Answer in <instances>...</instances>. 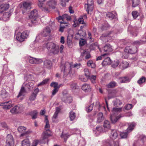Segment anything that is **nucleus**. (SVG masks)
Wrapping results in <instances>:
<instances>
[{
	"label": "nucleus",
	"mask_w": 146,
	"mask_h": 146,
	"mask_svg": "<svg viewBox=\"0 0 146 146\" xmlns=\"http://www.w3.org/2000/svg\"><path fill=\"white\" fill-rule=\"evenodd\" d=\"M81 66L80 63H76L73 65L72 63L68 62H65L64 64H61L60 68L61 72H63L64 74L63 77L65 78L69 74L70 75L71 74L74 73L73 69L74 68H79Z\"/></svg>",
	"instance_id": "f257e3e1"
},
{
	"label": "nucleus",
	"mask_w": 146,
	"mask_h": 146,
	"mask_svg": "<svg viewBox=\"0 0 146 146\" xmlns=\"http://www.w3.org/2000/svg\"><path fill=\"white\" fill-rule=\"evenodd\" d=\"M25 86L26 88L28 89L29 90H31L33 89L34 87V83L31 82H29L27 83H24L23 86L20 90L18 95L17 96L18 98L22 96H24L27 93L26 90L23 86Z\"/></svg>",
	"instance_id": "f03ea898"
},
{
	"label": "nucleus",
	"mask_w": 146,
	"mask_h": 146,
	"mask_svg": "<svg viewBox=\"0 0 146 146\" xmlns=\"http://www.w3.org/2000/svg\"><path fill=\"white\" fill-rule=\"evenodd\" d=\"M46 48L50 55L57 54L60 51L61 53H63L64 46H47Z\"/></svg>",
	"instance_id": "7ed1b4c3"
},
{
	"label": "nucleus",
	"mask_w": 146,
	"mask_h": 146,
	"mask_svg": "<svg viewBox=\"0 0 146 146\" xmlns=\"http://www.w3.org/2000/svg\"><path fill=\"white\" fill-rule=\"evenodd\" d=\"M137 50V46H126L124 49V51L127 53H124L122 57L124 58L127 59L129 56L128 53L134 54L136 52Z\"/></svg>",
	"instance_id": "20e7f679"
},
{
	"label": "nucleus",
	"mask_w": 146,
	"mask_h": 146,
	"mask_svg": "<svg viewBox=\"0 0 146 146\" xmlns=\"http://www.w3.org/2000/svg\"><path fill=\"white\" fill-rule=\"evenodd\" d=\"M50 127V125L49 124V122L48 123V122H46V125L44 127L45 131L43 132L42 135L43 139H47L52 135V132L49 129Z\"/></svg>",
	"instance_id": "39448f33"
},
{
	"label": "nucleus",
	"mask_w": 146,
	"mask_h": 146,
	"mask_svg": "<svg viewBox=\"0 0 146 146\" xmlns=\"http://www.w3.org/2000/svg\"><path fill=\"white\" fill-rule=\"evenodd\" d=\"M58 20L60 21V23L62 24H67L68 23V21L71 19L70 17L67 14H65L62 16H59L57 18Z\"/></svg>",
	"instance_id": "423d86ee"
},
{
	"label": "nucleus",
	"mask_w": 146,
	"mask_h": 146,
	"mask_svg": "<svg viewBox=\"0 0 146 146\" xmlns=\"http://www.w3.org/2000/svg\"><path fill=\"white\" fill-rule=\"evenodd\" d=\"M38 16V11L36 9L33 10L30 13L29 17L31 20V22L33 23H36V19Z\"/></svg>",
	"instance_id": "0eeeda50"
},
{
	"label": "nucleus",
	"mask_w": 146,
	"mask_h": 146,
	"mask_svg": "<svg viewBox=\"0 0 146 146\" xmlns=\"http://www.w3.org/2000/svg\"><path fill=\"white\" fill-rule=\"evenodd\" d=\"M84 46H80V49L81 52V56H85V59H88L91 57L90 53V51L88 49H84Z\"/></svg>",
	"instance_id": "6e6552de"
},
{
	"label": "nucleus",
	"mask_w": 146,
	"mask_h": 146,
	"mask_svg": "<svg viewBox=\"0 0 146 146\" xmlns=\"http://www.w3.org/2000/svg\"><path fill=\"white\" fill-rule=\"evenodd\" d=\"M6 145L7 146H14V141L13 138L11 134L7 135L6 141Z\"/></svg>",
	"instance_id": "1a4fd4ad"
},
{
	"label": "nucleus",
	"mask_w": 146,
	"mask_h": 146,
	"mask_svg": "<svg viewBox=\"0 0 146 146\" xmlns=\"http://www.w3.org/2000/svg\"><path fill=\"white\" fill-rule=\"evenodd\" d=\"M29 62L33 64H39L43 62L42 60L40 58H35L29 56L28 58Z\"/></svg>",
	"instance_id": "9d476101"
},
{
	"label": "nucleus",
	"mask_w": 146,
	"mask_h": 146,
	"mask_svg": "<svg viewBox=\"0 0 146 146\" xmlns=\"http://www.w3.org/2000/svg\"><path fill=\"white\" fill-rule=\"evenodd\" d=\"M124 116V115L122 114H120L118 115L115 113L112 114L110 115V120L112 123H115L121 118Z\"/></svg>",
	"instance_id": "9b49d317"
},
{
	"label": "nucleus",
	"mask_w": 146,
	"mask_h": 146,
	"mask_svg": "<svg viewBox=\"0 0 146 146\" xmlns=\"http://www.w3.org/2000/svg\"><path fill=\"white\" fill-rule=\"evenodd\" d=\"M94 2L93 0H88L87 3L85 5V8L88 14L89 11H92L93 8Z\"/></svg>",
	"instance_id": "f8f14e48"
},
{
	"label": "nucleus",
	"mask_w": 146,
	"mask_h": 146,
	"mask_svg": "<svg viewBox=\"0 0 146 146\" xmlns=\"http://www.w3.org/2000/svg\"><path fill=\"white\" fill-rule=\"evenodd\" d=\"M114 38L113 36V34L111 32H110L108 34H103L100 37V39L104 42H106L107 41V39L110 38L111 40Z\"/></svg>",
	"instance_id": "ddd939ff"
},
{
	"label": "nucleus",
	"mask_w": 146,
	"mask_h": 146,
	"mask_svg": "<svg viewBox=\"0 0 146 146\" xmlns=\"http://www.w3.org/2000/svg\"><path fill=\"white\" fill-rule=\"evenodd\" d=\"M112 46H97L101 52H111L113 50Z\"/></svg>",
	"instance_id": "4468645a"
},
{
	"label": "nucleus",
	"mask_w": 146,
	"mask_h": 146,
	"mask_svg": "<svg viewBox=\"0 0 146 146\" xmlns=\"http://www.w3.org/2000/svg\"><path fill=\"white\" fill-rule=\"evenodd\" d=\"M13 104H12V101H9L2 102L0 104L1 106H3V108L7 110L13 107Z\"/></svg>",
	"instance_id": "2eb2a0df"
},
{
	"label": "nucleus",
	"mask_w": 146,
	"mask_h": 146,
	"mask_svg": "<svg viewBox=\"0 0 146 146\" xmlns=\"http://www.w3.org/2000/svg\"><path fill=\"white\" fill-rule=\"evenodd\" d=\"M136 144L137 145L139 144L140 145L146 146V137L143 135H141Z\"/></svg>",
	"instance_id": "dca6fc26"
},
{
	"label": "nucleus",
	"mask_w": 146,
	"mask_h": 146,
	"mask_svg": "<svg viewBox=\"0 0 146 146\" xmlns=\"http://www.w3.org/2000/svg\"><path fill=\"white\" fill-rule=\"evenodd\" d=\"M119 133L115 129H111L110 132L109 136L111 140L115 139L118 137Z\"/></svg>",
	"instance_id": "f3484780"
},
{
	"label": "nucleus",
	"mask_w": 146,
	"mask_h": 146,
	"mask_svg": "<svg viewBox=\"0 0 146 146\" xmlns=\"http://www.w3.org/2000/svg\"><path fill=\"white\" fill-rule=\"evenodd\" d=\"M26 128L23 126H21L18 128V131L20 133H21L20 136L23 137L24 136H26V135L28 134L29 132L25 131Z\"/></svg>",
	"instance_id": "a211bd4d"
},
{
	"label": "nucleus",
	"mask_w": 146,
	"mask_h": 146,
	"mask_svg": "<svg viewBox=\"0 0 146 146\" xmlns=\"http://www.w3.org/2000/svg\"><path fill=\"white\" fill-rule=\"evenodd\" d=\"M62 100V101L65 103H70L72 101V97L67 94L64 95Z\"/></svg>",
	"instance_id": "6ab92c4d"
},
{
	"label": "nucleus",
	"mask_w": 146,
	"mask_h": 146,
	"mask_svg": "<svg viewBox=\"0 0 146 146\" xmlns=\"http://www.w3.org/2000/svg\"><path fill=\"white\" fill-rule=\"evenodd\" d=\"M39 90L38 88H36L34 90L33 92L29 97V99L30 100L33 101L35 99L37 94L39 92Z\"/></svg>",
	"instance_id": "aec40b11"
},
{
	"label": "nucleus",
	"mask_w": 146,
	"mask_h": 146,
	"mask_svg": "<svg viewBox=\"0 0 146 146\" xmlns=\"http://www.w3.org/2000/svg\"><path fill=\"white\" fill-rule=\"evenodd\" d=\"M38 6L41 8L42 11L46 13H48L49 12L48 9L46 8L43 7V3L44 2L45 0H38Z\"/></svg>",
	"instance_id": "412c9836"
},
{
	"label": "nucleus",
	"mask_w": 146,
	"mask_h": 146,
	"mask_svg": "<svg viewBox=\"0 0 146 146\" xmlns=\"http://www.w3.org/2000/svg\"><path fill=\"white\" fill-rule=\"evenodd\" d=\"M56 2V0H51L47 3V5L50 9H54L55 8Z\"/></svg>",
	"instance_id": "4be33fe9"
},
{
	"label": "nucleus",
	"mask_w": 146,
	"mask_h": 146,
	"mask_svg": "<svg viewBox=\"0 0 146 146\" xmlns=\"http://www.w3.org/2000/svg\"><path fill=\"white\" fill-rule=\"evenodd\" d=\"M9 4H3L0 5V13H1L7 10L9 7Z\"/></svg>",
	"instance_id": "5701e85b"
},
{
	"label": "nucleus",
	"mask_w": 146,
	"mask_h": 146,
	"mask_svg": "<svg viewBox=\"0 0 146 146\" xmlns=\"http://www.w3.org/2000/svg\"><path fill=\"white\" fill-rule=\"evenodd\" d=\"M129 63L126 61H123L121 62L119 65V68L121 69H124L129 66Z\"/></svg>",
	"instance_id": "b1692460"
},
{
	"label": "nucleus",
	"mask_w": 146,
	"mask_h": 146,
	"mask_svg": "<svg viewBox=\"0 0 146 146\" xmlns=\"http://www.w3.org/2000/svg\"><path fill=\"white\" fill-rule=\"evenodd\" d=\"M119 80L120 83H125L129 82L131 80V79L129 77L125 76L119 78Z\"/></svg>",
	"instance_id": "393cba45"
},
{
	"label": "nucleus",
	"mask_w": 146,
	"mask_h": 146,
	"mask_svg": "<svg viewBox=\"0 0 146 146\" xmlns=\"http://www.w3.org/2000/svg\"><path fill=\"white\" fill-rule=\"evenodd\" d=\"M82 88V90L85 92H88L91 91V88L90 85L87 84H83Z\"/></svg>",
	"instance_id": "a878e982"
},
{
	"label": "nucleus",
	"mask_w": 146,
	"mask_h": 146,
	"mask_svg": "<svg viewBox=\"0 0 146 146\" xmlns=\"http://www.w3.org/2000/svg\"><path fill=\"white\" fill-rule=\"evenodd\" d=\"M111 63V61L109 57H106L104 58L102 62L103 66H106L108 65H109Z\"/></svg>",
	"instance_id": "bb28decb"
},
{
	"label": "nucleus",
	"mask_w": 146,
	"mask_h": 146,
	"mask_svg": "<svg viewBox=\"0 0 146 146\" xmlns=\"http://www.w3.org/2000/svg\"><path fill=\"white\" fill-rule=\"evenodd\" d=\"M44 66L45 68L50 69L52 66V63L49 60H46L44 61Z\"/></svg>",
	"instance_id": "cd10ccee"
},
{
	"label": "nucleus",
	"mask_w": 146,
	"mask_h": 146,
	"mask_svg": "<svg viewBox=\"0 0 146 146\" xmlns=\"http://www.w3.org/2000/svg\"><path fill=\"white\" fill-rule=\"evenodd\" d=\"M94 133L97 135H99L103 131L102 127L101 126H97L96 129L93 130Z\"/></svg>",
	"instance_id": "c85d7f7f"
},
{
	"label": "nucleus",
	"mask_w": 146,
	"mask_h": 146,
	"mask_svg": "<svg viewBox=\"0 0 146 146\" xmlns=\"http://www.w3.org/2000/svg\"><path fill=\"white\" fill-rule=\"evenodd\" d=\"M128 127L126 130L127 132H130L133 130L135 126V124L134 122L129 123Z\"/></svg>",
	"instance_id": "c756f323"
},
{
	"label": "nucleus",
	"mask_w": 146,
	"mask_h": 146,
	"mask_svg": "<svg viewBox=\"0 0 146 146\" xmlns=\"http://www.w3.org/2000/svg\"><path fill=\"white\" fill-rule=\"evenodd\" d=\"M22 34L20 32H19L16 35V38L17 40L19 42H22L24 40L23 37L22 36Z\"/></svg>",
	"instance_id": "7c9ffc66"
},
{
	"label": "nucleus",
	"mask_w": 146,
	"mask_h": 146,
	"mask_svg": "<svg viewBox=\"0 0 146 146\" xmlns=\"http://www.w3.org/2000/svg\"><path fill=\"white\" fill-rule=\"evenodd\" d=\"M112 141L109 139L104 140L103 142V145L102 146H111Z\"/></svg>",
	"instance_id": "2f4dec72"
},
{
	"label": "nucleus",
	"mask_w": 146,
	"mask_h": 146,
	"mask_svg": "<svg viewBox=\"0 0 146 146\" xmlns=\"http://www.w3.org/2000/svg\"><path fill=\"white\" fill-rule=\"evenodd\" d=\"M20 108L18 106H15L10 111L12 113H17L20 111Z\"/></svg>",
	"instance_id": "473e14b6"
},
{
	"label": "nucleus",
	"mask_w": 146,
	"mask_h": 146,
	"mask_svg": "<svg viewBox=\"0 0 146 146\" xmlns=\"http://www.w3.org/2000/svg\"><path fill=\"white\" fill-rule=\"evenodd\" d=\"M104 119V117L103 113L101 112L99 113L97 115V122L98 123H100Z\"/></svg>",
	"instance_id": "72a5a7b5"
},
{
	"label": "nucleus",
	"mask_w": 146,
	"mask_h": 146,
	"mask_svg": "<svg viewBox=\"0 0 146 146\" xmlns=\"http://www.w3.org/2000/svg\"><path fill=\"white\" fill-rule=\"evenodd\" d=\"M117 15L116 13H114L113 14V13L108 12L107 13L106 17L110 20L112 19Z\"/></svg>",
	"instance_id": "f704fd0d"
},
{
	"label": "nucleus",
	"mask_w": 146,
	"mask_h": 146,
	"mask_svg": "<svg viewBox=\"0 0 146 146\" xmlns=\"http://www.w3.org/2000/svg\"><path fill=\"white\" fill-rule=\"evenodd\" d=\"M21 146H30V143L28 139L23 140L21 142Z\"/></svg>",
	"instance_id": "c9c22d12"
},
{
	"label": "nucleus",
	"mask_w": 146,
	"mask_h": 146,
	"mask_svg": "<svg viewBox=\"0 0 146 146\" xmlns=\"http://www.w3.org/2000/svg\"><path fill=\"white\" fill-rule=\"evenodd\" d=\"M87 65L88 66H90L91 68H94L96 67V64L92 60H88L87 63Z\"/></svg>",
	"instance_id": "e433bc0d"
},
{
	"label": "nucleus",
	"mask_w": 146,
	"mask_h": 146,
	"mask_svg": "<svg viewBox=\"0 0 146 146\" xmlns=\"http://www.w3.org/2000/svg\"><path fill=\"white\" fill-rule=\"evenodd\" d=\"M50 32V30L49 28L47 27L43 30L42 35L45 36L48 35Z\"/></svg>",
	"instance_id": "4c0bfd02"
},
{
	"label": "nucleus",
	"mask_w": 146,
	"mask_h": 146,
	"mask_svg": "<svg viewBox=\"0 0 146 146\" xmlns=\"http://www.w3.org/2000/svg\"><path fill=\"white\" fill-rule=\"evenodd\" d=\"M23 5L25 9H30L31 8V4L30 3L25 2L23 3Z\"/></svg>",
	"instance_id": "58836bf2"
},
{
	"label": "nucleus",
	"mask_w": 146,
	"mask_h": 146,
	"mask_svg": "<svg viewBox=\"0 0 146 146\" xmlns=\"http://www.w3.org/2000/svg\"><path fill=\"white\" fill-rule=\"evenodd\" d=\"M70 131L72 134H79L81 133L80 130L78 128L71 129L70 130Z\"/></svg>",
	"instance_id": "ea45409f"
},
{
	"label": "nucleus",
	"mask_w": 146,
	"mask_h": 146,
	"mask_svg": "<svg viewBox=\"0 0 146 146\" xmlns=\"http://www.w3.org/2000/svg\"><path fill=\"white\" fill-rule=\"evenodd\" d=\"M69 118L71 121H73L75 119L76 113L73 111H71L69 113Z\"/></svg>",
	"instance_id": "a19ab883"
},
{
	"label": "nucleus",
	"mask_w": 146,
	"mask_h": 146,
	"mask_svg": "<svg viewBox=\"0 0 146 146\" xmlns=\"http://www.w3.org/2000/svg\"><path fill=\"white\" fill-rule=\"evenodd\" d=\"M104 127L106 129H110V122L107 120H105L104 122Z\"/></svg>",
	"instance_id": "79ce46f5"
},
{
	"label": "nucleus",
	"mask_w": 146,
	"mask_h": 146,
	"mask_svg": "<svg viewBox=\"0 0 146 146\" xmlns=\"http://www.w3.org/2000/svg\"><path fill=\"white\" fill-rule=\"evenodd\" d=\"M96 76L95 75H93L90 74L87 78L90 80L92 82L93 84L95 83V80L96 79Z\"/></svg>",
	"instance_id": "37998d69"
},
{
	"label": "nucleus",
	"mask_w": 146,
	"mask_h": 146,
	"mask_svg": "<svg viewBox=\"0 0 146 146\" xmlns=\"http://www.w3.org/2000/svg\"><path fill=\"white\" fill-rule=\"evenodd\" d=\"M122 110V108H114L113 109V114L115 113L117 115V113L121 112Z\"/></svg>",
	"instance_id": "c03bdc74"
},
{
	"label": "nucleus",
	"mask_w": 146,
	"mask_h": 146,
	"mask_svg": "<svg viewBox=\"0 0 146 146\" xmlns=\"http://www.w3.org/2000/svg\"><path fill=\"white\" fill-rule=\"evenodd\" d=\"M37 112L36 110H34L29 113V114L32 116L33 119H35L37 118Z\"/></svg>",
	"instance_id": "a18cd8bd"
},
{
	"label": "nucleus",
	"mask_w": 146,
	"mask_h": 146,
	"mask_svg": "<svg viewBox=\"0 0 146 146\" xmlns=\"http://www.w3.org/2000/svg\"><path fill=\"white\" fill-rule=\"evenodd\" d=\"M86 142L84 139L82 138L79 141L78 145H76L75 146H84L85 145Z\"/></svg>",
	"instance_id": "49530a36"
},
{
	"label": "nucleus",
	"mask_w": 146,
	"mask_h": 146,
	"mask_svg": "<svg viewBox=\"0 0 146 146\" xmlns=\"http://www.w3.org/2000/svg\"><path fill=\"white\" fill-rule=\"evenodd\" d=\"M146 82V78L144 76L140 78L137 81V83L139 84L145 83Z\"/></svg>",
	"instance_id": "de8ad7c7"
},
{
	"label": "nucleus",
	"mask_w": 146,
	"mask_h": 146,
	"mask_svg": "<svg viewBox=\"0 0 146 146\" xmlns=\"http://www.w3.org/2000/svg\"><path fill=\"white\" fill-rule=\"evenodd\" d=\"M116 83L114 81H112L106 85V87L108 88H112L115 87Z\"/></svg>",
	"instance_id": "09e8293b"
},
{
	"label": "nucleus",
	"mask_w": 146,
	"mask_h": 146,
	"mask_svg": "<svg viewBox=\"0 0 146 146\" xmlns=\"http://www.w3.org/2000/svg\"><path fill=\"white\" fill-rule=\"evenodd\" d=\"M22 36L23 37L24 40L27 38L29 35V32L28 31H25L21 33Z\"/></svg>",
	"instance_id": "8fccbe9b"
},
{
	"label": "nucleus",
	"mask_w": 146,
	"mask_h": 146,
	"mask_svg": "<svg viewBox=\"0 0 146 146\" xmlns=\"http://www.w3.org/2000/svg\"><path fill=\"white\" fill-rule=\"evenodd\" d=\"M113 105L115 106H117L120 105L122 104V102L120 100L117 99H116L113 102Z\"/></svg>",
	"instance_id": "3c124183"
},
{
	"label": "nucleus",
	"mask_w": 146,
	"mask_h": 146,
	"mask_svg": "<svg viewBox=\"0 0 146 146\" xmlns=\"http://www.w3.org/2000/svg\"><path fill=\"white\" fill-rule=\"evenodd\" d=\"M70 136V135H69L68 133H65L63 132H62L61 135V138H64V141L66 142L67 139Z\"/></svg>",
	"instance_id": "603ef678"
},
{
	"label": "nucleus",
	"mask_w": 146,
	"mask_h": 146,
	"mask_svg": "<svg viewBox=\"0 0 146 146\" xmlns=\"http://www.w3.org/2000/svg\"><path fill=\"white\" fill-rule=\"evenodd\" d=\"M10 16V15L8 13L6 12L4 14L3 18L5 21H6L9 19Z\"/></svg>",
	"instance_id": "864d4df0"
},
{
	"label": "nucleus",
	"mask_w": 146,
	"mask_h": 146,
	"mask_svg": "<svg viewBox=\"0 0 146 146\" xmlns=\"http://www.w3.org/2000/svg\"><path fill=\"white\" fill-rule=\"evenodd\" d=\"M119 64L118 60H114L111 63V66L114 68H115L118 66Z\"/></svg>",
	"instance_id": "5fc2aeb1"
},
{
	"label": "nucleus",
	"mask_w": 146,
	"mask_h": 146,
	"mask_svg": "<svg viewBox=\"0 0 146 146\" xmlns=\"http://www.w3.org/2000/svg\"><path fill=\"white\" fill-rule=\"evenodd\" d=\"M132 7H135L137 6L140 3V0H132Z\"/></svg>",
	"instance_id": "6e6d98bb"
},
{
	"label": "nucleus",
	"mask_w": 146,
	"mask_h": 146,
	"mask_svg": "<svg viewBox=\"0 0 146 146\" xmlns=\"http://www.w3.org/2000/svg\"><path fill=\"white\" fill-rule=\"evenodd\" d=\"M79 43L80 46L86 45L87 43L86 40L84 39L80 38L79 41Z\"/></svg>",
	"instance_id": "4d7b16f0"
},
{
	"label": "nucleus",
	"mask_w": 146,
	"mask_h": 146,
	"mask_svg": "<svg viewBox=\"0 0 146 146\" xmlns=\"http://www.w3.org/2000/svg\"><path fill=\"white\" fill-rule=\"evenodd\" d=\"M58 115L54 114L52 118V121L53 122L55 123H57L58 122Z\"/></svg>",
	"instance_id": "13d9d810"
},
{
	"label": "nucleus",
	"mask_w": 146,
	"mask_h": 146,
	"mask_svg": "<svg viewBox=\"0 0 146 146\" xmlns=\"http://www.w3.org/2000/svg\"><path fill=\"white\" fill-rule=\"evenodd\" d=\"M8 70H7V65L4 64L3 66V69L2 72V74L4 75L6 73H7Z\"/></svg>",
	"instance_id": "bf43d9fd"
},
{
	"label": "nucleus",
	"mask_w": 146,
	"mask_h": 146,
	"mask_svg": "<svg viewBox=\"0 0 146 146\" xmlns=\"http://www.w3.org/2000/svg\"><path fill=\"white\" fill-rule=\"evenodd\" d=\"M129 132H127V130L126 132H123L120 133V136L121 138H125L127 137L128 133Z\"/></svg>",
	"instance_id": "052dcab7"
},
{
	"label": "nucleus",
	"mask_w": 146,
	"mask_h": 146,
	"mask_svg": "<svg viewBox=\"0 0 146 146\" xmlns=\"http://www.w3.org/2000/svg\"><path fill=\"white\" fill-rule=\"evenodd\" d=\"M41 35H38L36 37L35 40L33 42L32 44L35 45L36 43H37L38 42H41L39 41V39L41 37Z\"/></svg>",
	"instance_id": "680f3d73"
},
{
	"label": "nucleus",
	"mask_w": 146,
	"mask_h": 146,
	"mask_svg": "<svg viewBox=\"0 0 146 146\" xmlns=\"http://www.w3.org/2000/svg\"><path fill=\"white\" fill-rule=\"evenodd\" d=\"M93 104L90 105L88 108H86V111L87 112L91 111L93 109Z\"/></svg>",
	"instance_id": "e2e57ef3"
},
{
	"label": "nucleus",
	"mask_w": 146,
	"mask_h": 146,
	"mask_svg": "<svg viewBox=\"0 0 146 146\" xmlns=\"http://www.w3.org/2000/svg\"><path fill=\"white\" fill-rule=\"evenodd\" d=\"M145 41V40H143L142 41L141 40V41H135L133 42V44L135 45H141V44H142V43H143V42H144Z\"/></svg>",
	"instance_id": "0e129e2a"
},
{
	"label": "nucleus",
	"mask_w": 146,
	"mask_h": 146,
	"mask_svg": "<svg viewBox=\"0 0 146 146\" xmlns=\"http://www.w3.org/2000/svg\"><path fill=\"white\" fill-rule=\"evenodd\" d=\"M48 81V79H45V80H43L42 82L38 84L37 86H39L41 85H44Z\"/></svg>",
	"instance_id": "69168bd1"
},
{
	"label": "nucleus",
	"mask_w": 146,
	"mask_h": 146,
	"mask_svg": "<svg viewBox=\"0 0 146 146\" xmlns=\"http://www.w3.org/2000/svg\"><path fill=\"white\" fill-rule=\"evenodd\" d=\"M70 87L72 90H75L78 88V86H77L76 84L75 83H73L71 84Z\"/></svg>",
	"instance_id": "338daca9"
},
{
	"label": "nucleus",
	"mask_w": 146,
	"mask_h": 146,
	"mask_svg": "<svg viewBox=\"0 0 146 146\" xmlns=\"http://www.w3.org/2000/svg\"><path fill=\"white\" fill-rule=\"evenodd\" d=\"M132 14L134 19H136L139 15V13L136 11L132 12Z\"/></svg>",
	"instance_id": "774afa93"
}]
</instances>
